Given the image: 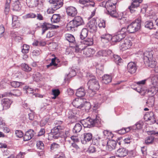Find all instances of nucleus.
I'll return each instance as SVG.
<instances>
[{
    "label": "nucleus",
    "instance_id": "obj_6",
    "mask_svg": "<svg viewBox=\"0 0 158 158\" xmlns=\"http://www.w3.org/2000/svg\"><path fill=\"white\" fill-rule=\"evenodd\" d=\"M132 43L128 38L123 39L120 42V49L122 51L128 49L131 47Z\"/></svg>",
    "mask_w": 158,
    "mask_h": 158
},
{
    "label": "nucleus",
    "instance_id": "obj_19",
    "mask_svg": "<svg viewBox=\"0 0 158 158\" xmlns=\"http://www.w3.org/2000/svg\"><path fill=\"white\" fill-rule=\"evenodd\" d=\"M12 101L8 98H4L2 100V104L3 107V109L6 110L10 107Z\"/></svg>",
    "mask_w": 158,
    "mask_h": 158
},
{
    "label": "nucleus",
    "instance_id": "obj_47",
    "mask_svg": "<svg viewBox=\"0 0 158 158\" xmlns=\"http://www.w3.org/2000/svg\"><path fill=\"white\" fill-rule=\"evenodd\" d=\"M11 85L14 88L19 87L21 85L23 84L22 82H19L16 81H12L10 82Z\"/></svg>",
    "mask_w": 158,
    "mask_h": 158
},
{
    "label": "nucleus",
    "instance_id": "obj_64",
    "mask_svg": "<svg viewBox=\"0 0 158 158\" xmlns=\"http://www.w3.org/2000/svg\"><path fill=\"white\" fill-rule=\"evenodd\" d=\"M59 90L58 89H54L52 90V94L56 96H57L60 94Z\"/></svg>",
    "mask_w": 158,
    "mask_h": 158
},
{
    "label": "nucleus",
    "instance_id": "obj_58",
    "mask_svg": "<svg viewBox=\"0 0 158 158\" xmlns=\"http://www.w3.org/2000/svg\"><path fill=\"white\" fill-rule=\"evenodd\" d=\"M15 134L16 136L19 137L21 138L23 136V133L20 130H16L15 132Z\"/></svg>",
    "mask_w": 158,
    "mask_h": 158
},
{
    "label": "nucleus",
    "instance_id": "obj_48",
    "mask_svg": "<svg viewBox=\"0 0 158 158\" xmlns=\"http://www.w3.org/2000/svg\"><path fill=\"white\" fill-rule=\"evenodd\" d=\"M33 77L35 81L38 82L41 79V75L40 73L37 72L35 74H34Z\"/></svg>",
    "mask_w": 158,
    "mask_h": 158
},
{
    "label": "nucleus",
    "instance_id": "obj_56",
    "mask_svg": "<svg viewBox=\"0 0 158 158\" xmlns=\"http://www.w3.org/2000/svg\"><path fill=\"white\" fill-rule=\"evenodd\" d=\"M30 1V2H28V3H31L32 6H36L38 4V0H27V2L28 1Z\"/></svg>",
    "mask_w": 158,
    "mask_h": 158
},
{
    "label": "nucleus",
    "instance_id": "obj_29",
    "mask_svg": "<svg viewBox=\"0 0 158 158\" xmlns=\"http://www.w3.org/2000/svg\"><path fill=\"white\" fill-rule=\"evenodd\" d=\"M112 77L110 75L106 74L102 77V83L107 84L111 81Z\"/></svg>",
    "mask_w": 158,
    "mask_h": 158
},
{
    "label": "nucleus",
    "instance_id": "obj_2",
    "mask_svg": "<svg viewBox=\"0 0 158 158\" xmlns=\"http://www.w3.org/2000/svg\"><path fill=\"white\" fill-rule=\"evenodd\" d=\"M62 123L61 121H56L54 124L56 126L51 129V132L49 134L48 136L55 139H57L60 136V133L63 129V127L60 125Z\"/></svg>",
    "mask_w": 158,
    "mask_h": 158
},
{
    "label": "nucleus",
    "instance_id": "obj_27",
    "mask_svg": "<svg viewBox=\"0 0 158 158\" xmlns=\"http://www.w3.org/2000/svg\"><path fill=\"white\" fill-rule=\"evenodd\" d=\"M145 65L151 68L155 67L156 62L155 61V59L153 58L149 59V60H147L146 62H144Z\"/></svg>",
    "mask_w": 158,
    "mask_h": 158
},
{
    "label": "nucleus",
    "instance_id": "obj_54",
    "mask_svg": "<svg viewBox=\"0 0 158 158\" xmlns=\"http://www.w3.org/2000/svg\"><path fill=\"white\" fill-rule=\"evenodd\" d=\"M36 146L38 149L42 150L44 148V144L41 141H37L36 143Z\"/></svg>",
    "mask_w": 158,
    "mask_h": 158
},
{
    "label": "nucleus",
    "instance_id": "obj_24",
    "mask_svg": "<svg viewBox=\"0 0 158 158\" xmlns=\"http://www.w3.org/2000/svg\"><path fill=\"white\" fill-rule=\"evenodd\" d=\"M144 118L148 120L152 121V123L153 124L156 122V120L154 117V114L153 112H148L144 116Z\"/></svg>",
    "mask_w": 158,
    "mask_h": 158
},
{
    "label": "nucleus",
    "instance_id": "obj_5",
    "mask_svg": "<svg viewBox=\"0 0 158 158\" xmlns=\"http://www.w3.org/2000/svg\"><path fill=\"white\" fill-rule=\"evenodd\" d=\"M140 27L141 21L140 19H137L128 26L127 30L129 33H133L138 31Z\"/></svg>",
    "mask_w": 158,
    "mask_h": 158
},
{
    "label": "nucleus",
    "instance_id": "obj_45",
    "mask_svg": "<svg viewBox=\"0 0 158 158\" xmlns=\"http://www.w3.org/2000/svg\"><path fill=\"white\" fill-rule=\"evenodd\" d=\"M154 139V137L152 136L147 137L145 139V143L147 145L152 143L153 142Z\"/></svg>",
    "mask_w": 158,
    "mask_h": 158
},
{
    "label": "nucleus",
    "instance_id": "obj_57",
    "mask_svg": "<svg viewBox=\"0 0 158 158\" xmlns=\"http://www.w3.org/2000/svg\"><path fill=\"white\" fill-rule=\"evenodd\" d=\"M98 26L99 28H104L105 27V21L103 19L100 20L98 21Z\"/></svg>",
    "mask_w": 158,
    "mask_h": 158
},
{
    "label": "nucleus",
    "instance_id": "obj_28",
    "mask_svg": "<svg viewBox=\"0 0 158 158\" xmlns=\"http://www.w3.org/2000/svg\"><path fill=\"white\" fill-rule=\"evenodd\" d=\"M50 26H51V24L46 22H44L40 25V27L42 28V34L47 30L50 29Z\"/></svg>",
    "mask_w": 158,
    "mask_h": 158
},
{
    "label": "nucleus",
    "instance_id": "obj_63",
    "mask_svg": "<svg viewBox=\"0 0 158 158\" xmlns=\"http://www.w3.org/2000/svg\"><path fill=\"white\" fill-rule=\"evenodd\" d=\"M73 148H75L76 151L80 149V148L78 145L75 143H72L70 147V149Z\"/></svg>",
    "mask_w": 158,
    "mask_h": 158
},
{
    "label": "nucleus",
    "instance_id": "obj_34",
    "mask_svg": "<svg viewBox=\"0 0 158 158\" xmlns=\"http://www.w3.org/2000/svg\"><path fill=\"white\" fill-rule=\"evenodd\" d=\"M60 19V16L59 14H54L51 19L52 22L53 23L59 22Z\"/></svg>",
    "mask_w": 158,
    "mask_h": 158
},
{
    "label": "nucleus",
    "instance_id": "obj_61",
    "mask_svg": "<svg viewBox=\"0 0 158 158\" xmlns=\"http://www.w3.org/2000/svg\"><path fill=\"white\" fill-rule=\"evenodd\" d=\"M5 32V28L2 25L0 26V38L4 35V33Z\"/></svg>",
    "mask_w": 158,
    "mask_h": 158
},
{
    "label": "nucleus",
    "instance_id": "obj_37",
    "mask_svg": "<svg viewBox=\"0 0 158 158\" xmlns=\"http://www.w3.org/2000/svg\"><path fill=\"white\" fill-rule=\"evenodd\" d=\"M88 33V30L86 28H83L82 29L80 35V38L81 40H83L87 36Z\"/></svg>",
    "mask_w": 158,
    "mask_h": 158
},
{
    "label": "nucleus",
    "instance_id": "obj_43",
    "mask_svg": "<svg viewBox=\"0 0 158 158\" xmlns=\"http://www.w3.org/2000/svg\"><path fill=\"white\" fill-rule=\"evenodd\" d=\"M10 0H6L4 12L6 15H7L10 11Z\"/></svg>",
    "mask_w": 158,
    "mask_h": 158
},
{
    "label": "nucleus",
    "instance_id": "obj_33",
    "mask_svg": "<svg viewBox=\"0 0 158 158\" xmlns=\"http://www.w3.org/2000/svg\"><path fill=\"white\" fill-rule=\"evenodd\" d=\"M121 13L119 14L118 13V16L117 17H114V18H118L119 20L120 23L122 24L126 23L127 22V18L123 16V15L122 16L120 15Z\"/></svg>",
    "mask_w": 158,
    "mask_h": 158
},
{
    "label": "nucleus",
    "instance_id": "obj_14",
    "mask_svg": "<svg viewBox=\"0 0 158 158\" xmlns=\"http://www.w3.org/2000/svg\"><path fill=\"white\" fill-rule=\"evenodd\" d=\"M153 52L149 49L147 50L143 53L144 62H146L147 60H149V59L153 58Z\"/></svg>",
    "mask_w": 158,
    "mask_h": 158
},
{
    "label": "nucleus",
    "instance_id": "obj_25",
    "mask_svg": "<svg viewBox=\"0 0 158 158\" xmlns=\"http://www.w3.org/2000/svg\"><path fill=\"white\" fill-rule=\"evenodd\" d=\"M86 7H88L89 8L92 7L93 8L91 14L92 16H93L95 15V12L97 9V8L95 6V2L92 0H88Z\"/></svg>",
    "mask_w": 158,
    "mask_h": 158
},
{
    "label": "nucleus",
    "instance_id": "obj_53",
    "mask_svg": "<svg viewBox=\"0 0 158 158\" xmlns=\"http://www.w3.org/2000/svg\"><path fill=\"white\" fill-rule=\"evenodd\" d=\"M36 17V15L33 13H29L26 14L24 16L25 19L34 18Z\"/></svg>",
    "mask_w": 158,
    "mask_h": 158
},
{
    "label": "nucleus",
    "instance_id": "obj_12",
    "mask_svg": "<svg viewBox=\"0 0 158 158\" xmlns=\"http://www.w3.org/2000/svg\"><path fill=\"white\" fill-rule=\"evenodd\" d=\"M137 69L136 64L135 62H130L128 63L127 66L128 71L131 74L135 73Z\"/></svg>",
    "mask_w": 158,
    "mask_h": 158
},
{
    "label": "nucleus",
    "instance_id": "obj_59",
    "mask_svg": "<svg viewBox=\"0 0 158 158\" xmlns=\"http://www.w3.org/2000/svg\"><path fill=\"white\" fill-rule=\"evenodd\" d=\"M96 151V148L93 146H90L88 150V152L89 153H93L95 152Z\"/></svg>",
    "mask_w": 158,
    "mask_h": 158
},
{
    "label": "nucleus",
    "instance_id": "obj_21",
    "mask_svg": "<svg viewBox=\"0 0 158 158\" xmlns=\"http://www.w3.org/2000/svg\"><path fill=\"white\" fill-rule=\"evenodd\" d=\"M21 94V92L19 89H15L13 90L12 92L10 93H6L2 94V97L3 96H10L12 95L15 96H20Z\"/></svg>",
    "mask_w": 158,
    "mask_h": 158
},
{
    "label": "nucleus",
    "instance_id": "obj_4",
    "mask_svg": "<svg viewBox=\"0 0 158 158\" xmlns=\"http://www.w3.org/2000/svg\"><path fill=\"white\" fill-rule=\"evenodd\" d=\"M99 122V120L97 118L93 119L88 117L82 121L81 123L84 127L91 128L95 126Z\"/></svg>",
    "mask_w": 158,
    "mask_h": 158
},
{
    "label": "nucleus",
    "instance_id": "obj_44",
    "mask_svg": "<svg viewBox=\"0 0 158 158\" xmlns=\"http://www.w3.org/2000/svg\"><path fill=\"white\" fill-rule=\"evenodd\" d=\"M66 40L70 43H73L75 41L73 36L70 34H67L65 35Z\"/></svg>",
    "mask_w": 158,
    "mask_h": 158
},
{
    "label": "nucleus",
    "instance_id": "obj_32",
    "mask_svg": "<svg viewBox=\"0 0 158 158\" xmlns=\"http://www.w3.org/2000/svg\"><path fill=\"white\" fill-rule=\"evenodd\" d=\"M91 102L92 103V104L91 105V106L93 108V111H94L96 113L97 111L96 110L99 107V105L98 102L95 100H91Z\"/></svg>",
    "mask_w": 158,
    "mask_h": 158
},
{
    "label": "nucleus",
    "instance_id": "obj_40",
    "mask_svg": "<svg viewBox=\"0 0 158 158\" xmlns=\"http://www.w3.org/2000/svg\"><path fill=\"white\" fill-rule=\"evenodd\" d=\"M143 125V122L141 121H139L133 126L132 130H134L140 129L142 128Z\"/></svg>",
    "mask_w": 158,
    "mask_h": 158
},
{
    "label": "nucleus",
    "instance_id": "obj_15",
    "mask_svg": "<svg viewBox=\"0 0 158 158\" xmlns=\"http://www.w3.org/2000/svg\"><path fill=\"white\" fill-rule=\"evenodd\" d=\"M88 30L90 32H95L97 30L96 23L95 20L90 21L87 24Z\"/></svg>",
    "mask_w": 158,
    "mask_h": 158
},
{
    "label": "nucleus",
    "instance_id": "obj_60",
    "mask_svg": "<svg viewBox=\"0 0 158 158\" xmlns=\"http://www.w3.org/2000/svg\"><path fill=\"white\" fill-rule=\"evenodd\" d=\"M88 1V0H79V2L80 4L84 5V6L82 7V8H84L86 7Z\"/></svg>",
    "mask_w": 158,
    "mask_h": 158
},
{
    "label": "nucleus",
    "instance_id": "obj_62",
    "mask_svg": "<svg viewBox=\"0 0 158 158\" xmlns=\"http://www.w3.org/2000/svg\"><path fill=\"white\" fill-rule=\"evenodd\" d=\"M55 158H66L64 154L62 152L59 153L55 156Z\"/></svg>",
    "mask_w": 158,
    "mask_h": 158
},
{
    "label": "nucleus",
    "instance_id": "obj_46",
    "mask_svg": "<svg viewBox=\"0 0 158 158\" xmlns=\"http://www.w3.org/2000/svg\"><path fill=\"white\" fill-rule=\"evenodd\" d=\"M127 28L125 27L122 28L119 31L118 33L121 35L124 38L127 34Z\"/></svg>",
    "mask_w": 158,
    "mask_h": 158
},
{
    "label": "nucleus",
    "instance_id": "obj_52",
    "mask_svg": "<svg viewBox=\"0 0 158 158\" xmlns=\"http://www.w3.org/2000/svg\"><path fill=\"white\" fill-rule=\"evenodd\" d=\"M95 90L93 89H89V90L88 91V93L89 94V95L91 97H93L96 94V90Z\"/></svg>",
    "mask_w": 158,
    "mask_h": 158
},
{
    "label": "nucleus",
    "instance_id": "obj_16",
    "mask_svg": "<svg viewBox=\"0 0 158 158\" xmlns=\"http://www.w3.org/2000/svg\"><path fill=\"white\" fill-rule=\"evenodd\" d=\"M97 54L98 56L103 57L109 56L112 57L111 55H113V53L110 50H101L99 51Z\"/></svg>",
    "mask_w": 158,
    "mask_h": 158
},
{
    "label": "nucleus",
    "instance_id": "obj_51",
    "mask_svg": "<svg viewBox=\"0 0 158 158\" xmlns=\"http://www.w3.org/2000/svg\"><path fill=\"white\" fill-rule=\"evenodd\" d=\"M60 147V145L59 144L53 143L51 145L50 148L52 150H55L59 148Z\"/></svg>",
    "mask_w": 158,
    "mask_h": 158
},
{
    "label": "nucleus",
    "instance_id": "obj_8",
    "mask_svg": "<svg viewBox=\"0 0 158 158\" xmlns=\"http://www.w3.org/2000/svg\"><path fill=\"white\" fill-rule=\"evenodd\" d=\"M63 0H49V3L52 4V9L56 10L61 7L63 4Z\"/></svg>",
    "mask_w": 158,
    "mask_h": 158
},
{
    "label": "nucleus",
    "instance_id": "obj_18",
    "mask_svg": "<svg viewBox=\"0 0 158 158\" xmlns=\"http://www.w3.org/2000/svg\"><path fill=\"white\" fill-rule=\"evenodd\" d=\"M35 132L33 130L30 129L26 132L23 136V139L24 141H27L31 139L33 136Z\"/></svg>",
    "mask_w": 158,
    "mask_h": 158
},
{
    "label": "nucleus",
    "instance_id": "obj_35",
    "mask_svg": "<svg viewBox=\"0 0 158 158\" xmlns=\"http://www.w3.org/2000/svg\"><path fill=\"white\" fill-rule=\"evenodd\" d=\"M10 34L11 36L15 39L16 41H19L22 39V37L19 36L17 32L12 31Z\"/></svg>",
    "mask_w": 158,
    "mask_h": 158
},
{
    "label": "nucleus",
    "instance_id": "obj_9",
    "mask_svg": "<svg viewBox=\"0 0 158 158\" xmlns=\"http://www.w3.org/2000/svg\"><path fill=\"white\" fill-rule=\"evenodd\" d=\"M101 40L103 43H106L109 41L111 40L112 36L109 34L105 32L103 33L102 32L100 31Z\"/></svg>",
    "mask_w": 158,
    "mask_h": 158
},
{
    "label": "nucleus",
    "instance_id": "obj_49",
    "mask_svg": "<svg viewBox=\"0 0 158 158\" xmlns=\"http://www.w3.org/2000/svg\"><path fill=\"white\" fill-rule=\"evenodd\" d=\"M153 23L151 21H147L145 23V27L150 29L153 28Z\"/></svg>",
    "mask_w": 158,
    "mask_h": 158
},
{
    "label": "nucleus",
    "instance_id": "obj_39",
    "mask_svg": "<svg viewBox=\"0 0 158 158\" xmlns=\"http://www.w3.org/2000/svg\"><path fill=\"white\" fill-rule=\"evenodd\" d=\"M82 128V126L81 125L80 123H77L73 128V132L74 133L79 132L81 130Z\"/></svg>",
    "mask_w": 158,
    "mask_h": 158
},
{
    "label": "nucleus",
    "instance_id": "obj_31",
    "mask_svg": "<svg viewBox=\"0 0 158 158\" xmlns=\"http://www.w3.org/2000/svg\"><path fill=\"white\" fill-rule=\"evenodd\" d=\"M85 94V93L84 88L81 87L77 90L76 94L77 97H81L84 96Z\"/></svg>",
    "mask_w": 158,
    "mask_h": 158
},
{
    "label": "nucleus",
    "instance_id": "obj_20",
    "mask_svg": "<svg viewBox=\"0 0 158 158\" xmlns=\"http://www.w3.org/2000/svg\"><path fill=\"white\" fill-rule=\"evenodd\" d=\"M117 144L116 142L114 140H109L107 143L106 149L107 150L111 151L115 148Z\"/></svg>",
    "mask_w": 158,
    "mask_h": 158
},
{
    "label": "nucleus",
    "instance_id": "obj_23",
    "mask_svg": "<svg viewBox=\"0 0 158 158\" xmlns=\"http://www.w3.org/2000/svg\"><path fill=\"white\" fill-rule=\"evenodd\" d=\"M148 80L153 85L158 86V75L152 74Z\"/></svg>",
    "mask_w": 158,
    "mask_h": 158
},
{
    "label": "nucleus",
    "instance_id": "obj_38",
    "mask_svg": "<svg viewBox=\"0 0 158 158\" xmlns=\"http://www.w3.org/2000/svg\"><path fill=\"white\" fill-rule=\"evenodd\" d=\"M112 57H113V60L114 62L117 64L119 65V64L121 63L122 59L118 56L114 55L113 53Z\"/></svg>",
    "mask_w": 158,
    "mask_h": 158
},
{
    "label": "nucleus",
    "instance_id": "obj_3",
    "mask_svg": "<svg viewBox=\"0 0 158 158\" xmlns=\"http://www.w3.org/2000/svg\"><path fill=\"white\" fill-rule=\"evenodd\" d=\"M84 22L80 16H77L68 23L67 27L68 30H73L75 27L83 25Z\"/></svg>",
    "mask_w": 158,
    "mask_h": 158
},
{
    "label": "nucleus",
    "instance_id": "obj_36",
    "mask_svg": "<svg viewBox=\"0 0 158 158\" xmlns=\"http://www.w3.org/2000/svg\"><path fill=\"white\" fill-rule=\"evenodd\" d=\"M139 6V5L138 3L135 4L132 2L131 3V5L128 6V8L130 12L131 13H133L136 10L135 9L137 8Z\"/></svg>",
    "mask_w": 158,
    "mask_h": 158
},
{
    "label": "nucleus",
    "instance_id": "obj_42",
    "mask_svg": "<svg viewBox=\"0 0 158 158\" xmlns=\"http://www.w3.org/2000/svg\"><path fill=\"white\" fill-rule=\"evenodd\" d=\"M22 69L25 72H28L31 70V68L26 63H22L21 65Z\"/></svg>",
    "mask_w": 158,
    "mask_h": 158
},
{
    "label": "nucleus",
    "instance_id": "obj_41",
    "mask_svg": "<svg viewBox=\"0 0 158 158\" xmlns=\"http://www.w3.org/2000/svg\"><path fill=\"white\" fill-rule=\"evenodd\" d=\"M82 43L87 46H91L94 43L93 40L92 38H88L83 41Z\"/></svg>",
    "mask_w": 158,
    "mask_h": 158
},
{
    "label": "nucleus",
    "instance_id": "obj_7",
    "mask_svg": "<svg viewBox=\"0 0 158 158\" xmlns=\"http://www.w3.org/2000/svg\"><path fill=\"white\" fill-rule=\"evenodd\" d=\"M87 84L89 89L98 90L100 88L98 81L94 77L89 79Z\"/></svg>",
    "mask_w": 158,
    "mask_h": 158
},
{
    "label": "nucleus",
    "instance_id": "obj_1",
    "mask_svg": "<svg viewBox=\"0 0 158 158\" xmlns=\"http://www.w3.org/2000/svg\"><path fill=\"white\" fill-rule=\"evenodd\" d=\"M118 0H108L106 2H103L100 4L101 6L105 7L106 10L105 13L110 15L112 17L118 16V13L116 11V4Z\"/></svg>",
    "mask_w": 158,
    "mask_h": 158
},
{
    "label": "nucleus",
    "instance_id": "obj_26",
    "mask_svg": "<svg viewBox=\"0 0 158 158\" xmlns=\"http://www.w3.org/2000/svg\"><path fill=\"white\" fill-rule=\"evenodd\" d=\"M72 104L75 107L81 109L84 106V104L81 102V100L79 98H76L73 100Z\"/></svg>",
    "mask_w": 158,
    "mask_h": 158
},
{
    "label": "nucleus",
    "instance_id": "obj_17",
    "mask_svg": "<svg viewBox=\"0 0 158 158\" xmlns=\"http://www.w3.org/2000/svg\"><path fill=\"white\" fill-rule=\"evenodd\" d=\"M12 4L13 9L14 10L19 11L20 10L21 5L20 4V0H10Z\"/></svg>",
    "mask_w": 158,
    "mask_h": 158
},
{
    "label": "nucleus",
    "instance_id": "obj_13",
    "mask_svg": "<svg viewBox=\"0 0 158 158\" xmlns=\"http://www.w3.org/2000/svg\"><path fill=\"white\" fill-rule=\"evenodd\" d=\"M82 136L83 138L81 139V142L83 144H86L87 142H89L92 139L93 135L90 133H85Z\"/></svg>",
    "mask_w": 158,
    "mask_h": 158
},
{
    "label": "nucleus",
    "instance_id": "obj_10",
    "mask_svg": "<svg viewBox=\"0 0 158 158\" xmlns=\"http://www.w3.org/2000/svg\"><path fill=\"white\" fill-rule=\"evenodd\" d=\"M128 152L126 148H120L115 151V155L119 157H123L127 155Z\"/></svg>",
    "mask_w": 158,
    "mask_h": 158
},
{
    "label": "nucleus",
    "instance_id": "obj_11",
    "mask_svg": "<svg viewBox=\"0 0 158 158\" xmlns=\"http://www.w3.org/2000/svg\"><path fill=\"white\" fill-rule=\"evenodd\" d=\"M65 8L67 13L69 16L74 17L77 13L76 9L74 7L72 6H66Z\"/></svg>",
    "mask_w": 158,
    "mask_h": 158
},
{
    "label": "nucleus",
    "instance_id": "obj_55",
    "mask_svg": "<svg viewBox=\"0 0 158 158\" xmlns=\"http://www.w3.org/2000/svg\"><path fill=\"white\" fill-rule=\"evenodd\" d=\"M148 106L152 107L153 106L154 103V99L153 98L149 99L146 102Z\"/></svg>",
    "mask_w": 158,
    "mask_h": 158
},
{
    "label": "nucleus",
    "instance_id": "obj_50",
    "mask_svg": "<svg viewBox=\"0 0 158 158\" xmlns=\"http://www.w3.org/2000/svg\"><path fill=\"white\" fill-rule=\"evenodd\" d=\"M30 47L29 45L24 44L23 45V48L22 50V52L24 54L27 53Z\"/></svg>",
    "mask_w": 158,
    "mask_h": 158
},
{
    "label": "nucleus",
    "instance_id": "obj_22",
    "mask_svg": "<svg viewBox=\"0 0 158 158\" xmlns=\"http://www.w3.org/2000/svg\"><path fill=\"white\" fill-rule=\"evenodd\" d=\"M95 53L94 50L91 48H85L83 50V54L87 57L92 56Z\"/></svg>",
    "mask_w": 158,
    "mask_h": 158
},
{
    "label": "nucleus",
    "instance_id": "obj_30",
    "mask_svg": "<svg viewBox=\"0 0 158 158\" xmlns=\"http://www.w3.org/2000/svg\"><path fill=\"white\" fill-rule=\"evenodd\" d=\"M124 38L121 35L117 33V34L115 35L112 37L111 40L112 42H117L121 41Z\"/></svg>",
    "mask_w": 158,
    "mask_h": 158
}]
</instances>
